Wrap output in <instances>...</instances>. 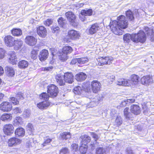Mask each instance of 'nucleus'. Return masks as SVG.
Instances as JSON below:
<instances>
[{
    "label": "nucleus",
    "mask_w": 154,
    "mask_h": 154,
    "mask_svg": "<svg viewBox=\"0 0 154 154\" xmlns=\"http://www.w3.org/2000/svg\"><path fill=\"white\" fill-rule=\"evenodd\" d=\"M118 21L114 20L110 22V26L112 31L115 34L121 35L123 33L122 29L126 28L128 26V21L125 17L123 15L117 18Z\"/></svg>",
    "instance_id": "f257e3e1"
},
{
    "label": "nucleus",
    "mask_w": 154,
    "mask_h": 154,
    "mask_svg": "<svg viewBox=\"0 0 154 154\" xmlns=\"http://www.w3.org/2000/svg\"><path fill=\"white\" fill-rule=\"evenodd\" d=\"M140 77L135 74L132 75L129 79L123 78L119 79L116 82L119 85L134 87L139 84Z\"/></svg>",
    "instance_id": "f03ea898"
},
{
    "label": "nucleus",
    "mask_w": 154,
    "mask_h": 154,
    "mask_svg": "<svg viewBox=\"0 0 154 154\" xmlns=\"http://www.w3.org/2000/svg\"><path fill=\"white\" fill-rule=\"evenodd\" d=\"M146 39L145 33L142 31H140L137 34H132V41L134 42H144Z\"/></svg>",
    "instance_id": "7ed1b4c3"
},
{
    "label": "nucleus",
    "mask_w": 154,
    "mask_h": 154,
    "mask_svg": "<svg viewBox=\"0 0 154 154\" xmlns=\"http://www.w3.org/2000/svg\"><path fill=\"white\" fill-rule=\"evenodd\" d=\"M65 15L71 24L74 26H77L79 23L76 20L75 15L71 12H68L65 14Z\"/></svg>",
    "instance_id": "20e7f679"
},
{
    "label": "nucleus",
    "mask_w": 154,
    "mask_h": 154,
    "mask_svg": "<svg viewBox=\"0 0 154 154\" xmlns=\"http://www.w3.org/2000/svg\"><path fill=\"white\" fill-rule=\"evenodd\" d=\"M48 93L50 96L54 97H56L58 91V88L53 84L50 85L47 87Z\"/></svg>",
    "instance_id": "39448f33"
},
{
    "label": "nucleus",
    "mask_w": 154,
    "mask_h": 154,
    "mask_svg": "<svg viewBox=\"0 0 154 154\" xmlns=\"http://www.w3.org/2000/svg\"><path fill=\"white\" fill-rule=\"evenodd\" d=\"M113 60L111 57H105L99 58L98 60V65L99 66H103L106 64H110Z\"/></svg>",
    "instance_id": "423d86ee"
},
{
    "label": "nucleus",
    "mask_w": 154,
    "mask_h": 154,
    "mask_svg": "<svg viewBox=\"0 0 154 154\" xmlns=\"http://www.w3.org/2000/svg\"><path fill=\"white\" fill-rule=\"evenodd\" d=\"M12 108L11 104L8 102H4L0 105V110L4 112H9Z\"/></svg>",
    "instance_id": "0eeeda50"
},
{
    "label": "nucleus",
    "mask_w": 154,
    "mask_h": 154,
    "mask_svg": "<svg viewBox=\"0 0 154 154\" xmlns=\"http://www.w3.org/2000/svg\"><path fill=\"white\" fill-rule=\"evenodd\" d=\"M9 56V62L15 65L17 64V55L15 52L10 51L8 53Z\"/></svg>",
    "instance_id": "6e6552de"
},
{
    "label": "nucleus",
    "mask_w": 154,
    "mask_h": 154,
    "mask_svg": "<svg viewBox=\"0 0 154 154\" xmlns=\"http://www.w3.org/2000/svg\"><path fill=\"white\" fill-rule=\"evenodd\" d=\"M153 82L152 76L147 75L144 76L141 79V83L145 85H148Z\"/></svg>",
    "instance_id": "1a4fd4ad"
},
{
    "label": "nucleus",
    "mask_w": 154,
    "mask_h": 154,
    "mask_svg": "<svg viewBox=\"0 0 154 154\" xmlns=\"http://www.w3.org/2000/svg\"><path fill=\"white\" fill-rule=\"evenodd\" d=\"M14 129V128L11 124H6L4 126L3 131L5 134L10 135L13 133Z\"/></svg>",
    "instance_id": "9d476101"
},
{
    "label": "nucleus",
    "mask_w": 154,
    "mask_h": 154,
    "mask_svg": "<svg viewBox=\"0 0 154 154\" xmlns=\"http://www.w3.org/2000/svg\"><path fill=\"white\" fill-rule=\"evenodd\" d=\"M91 86L93 92L94 93H97L100 90L101 84L97 81H93L91 82Z\"/></svg>",
    "instance_id": "9b49d317"
},
{
    "label": "nucleus",
    "mask_w": 154,
    "mask_h": 154,
    "mask_svg": "<svg viewBox=\"0 0 154 154\" xmlns=\"http://www.w3.org/2000/svg\"><path fill=\"white\" fill-rule=\"evenodd\" d=\"M5 42L7 46L11 47L14 46L15 41V38L11 35L6 36L4 38Z\"/></svg>",
    "instance_id": "f8f14e48"
},
{
    "label": "nucleus",
    "mask_w": 154,
    "mask_h": 154,
    "mask_svg": "<svg viewBox=\"0 0 154 154\" xmlns=\"http://www.w3.org/2000/svg\"><path fill=\"white\" fill-rule=\"evenodd\" d=\"M68 35L70 39L74 40L79 38L80 37V34L79 32L74 30L69 31Z\"/></svg>",
    "instance_id": "ddd939ff"
},
{
    "label": "nucleus",
    "mask_w": 154,
    "mask_h": 154,
    "mask_svg": "<svg viewBox=\"0 0 154 154\" xmlns=\"http://www.w3.org/2000/svg\"><path fill=\"white\" fill-rule=\"evenodd\" d=\"M25 41L28 45L30 46H33L36 44L37 39L33 36H29L26 37Z\"/></svg>",
    "instance_id": "4468645a"
},
{
    "label": "nucleus",
    "mask_w": 154,
    "mask_h": 154,
    "mask_svg": "<svg viewBox=\"0 0 154 154\" xmlns=\"http://www.w3.org/2000/svg\"><path fill=\"white\" fill-rule=\"evenodd\" d=\"M37 33L40 36L45 37L47 34V31L46 29L43 26H39L37 28Z\"/></svg>",
    "instance_id": "2eb2a0df"
},
{
    "label": "nucleus",
    "mask_w": 154,
    "mask_h": 154,
    "mask_svg": "<svg viewBox=\"0 0 154 154\" xmlns=\"http://www.w3.org/2000/svg\"><path fill=\"white\" fill-rule=\"evenodd\" d=\"M100 29L99 24L94 23L91 25L89 29V33L90 34L93 35L97 32Z\"/></svg>",
    "instance_id": "dca6fc26"
},
{
    "label": "nucleus",
    "mask_w": 154,
    "mask_h": 154,
    "mask_svg": "<svg viewBox=\"0 0 154 154\" xmlns=\"http://www.w3.org/2000/svg\"><path fill=\"white\" fill-rule=\"evenodd\" d=\"M65 82L71 84L73 82V76L71 73L66 72L63 75Z\"/></svg>",
    "instance_id": "f3484780"
},
{
    "label": "nucleus",
    "mask_w": 154,
    "mask_h": 154,
    "mask_svg": "<svg viewBox=\"0 0 154 154\" xmlns=\"http://www.w3.org/2000/svg\"><path fill=\"white\" fill-rule=\"evenodd\" d=\"M55 79L57 83L60 86H63L65 84V81L63 75L60 74L57 75Z\"/></svg>",
    "instance_id": "a211bd4d"
},
{
    "label": "nucleus",
    "mask_w": 154,
    "mask_h": 154,
    "mask_svg": "<svg viewBox=\"0 0 154 154\" xmlns=\"http://www.w3.org/2000/svg\"><path fill=\"white\" fill-rule=\"evenodd\" d=\"M21 143V140L20 139L15 138L13 137L10 139L8 141V145L9 146H15Z\"/></svg>",
    "instance_id": "6ab92c4d"
},
{
    "label": "nucleus",
    "mask_w": 154,
    "mask_h": 154,
    "mask_svg": "<svg viewBox=\"0 0 154 154\" xmlns=\"http://www.w3.org/2000/svg\"><path fill=\"white\" fill-rule=\"evenodd\" d=\"M48 53L47 50H43L40 52L38 56L39 60L42 61L46 60L48 57Z\"/></svg>",
    "instance_id": "aec40b11"
},
{
    "label": "nucleus",
    "mask_w": 154,
    "mask_h": 154,
    "mask_svg": "<svg viewBox=\"0 0 154 154\" xmlns=\"http://www.w3.org/2000/svg\"><path fill=\"white\" fill-rule=\"evenodd\" d=\"M90 135L92 137L94 138V142H91V146H92L91 148L92 149H94V147L96 145H97V140L99 139V137L98 135L96 134L94 132H91Z\"/></svg>",
    "instance_id": "412c9836"
},
{
    "label": "nucleus",
    "mask_w": 154,
    "mask_h": 154,
    "mask_svg": "<svg viewBox=\"0 0 154 154\" xmlns=\"http://www.w3.org/2000/svg\"><path fill=\"white\" fill-rule=\"evenodd\" d=\"M50 103L47 101H43L37 104L38 107L41 109H47L50 105Z\"/></svg>",
    "instance_id": "4be33fe9"
},
{
    "label": "nucleus",
    "mask_w": 154,
    "mask_h": 154,
    "mask_svg": "<svg viewBox=\"0 0 154 154\" xmlns=\"http://www.w3.org/2000/svg\"><path fill=\"white\" fill-rule=\"evenodd\" d=\"M131 111L135 115H138L140 112V108L137 105H133L131 107Z\"/></svg>",
    "instance_id": "5701e85b"
},
{
    "label": "nucleus",
    "mask_w": 154,
    "mask_h": 154,
    "mask_svg": "<svg viewBox=\"0 0 154 154\" xmlns=\"http://www.w3.org/2000/svg\"><path fill=\"white\" fill-rule=\"evenodd\" d=\"M5 71L7 75L9 76L12 77L15 74L14 69L10 66H7L5 68Z\"/></svg>",
    "instance_id": "b1692460"
},
{
    "label": "nucleus",
    "mask_w": 154,
    "mask_h": 154,
    "mask_svg": "<svg viewBox=\"0 0 154 154\" xmlns=\"http://www.w3.org/2000/svg\"><path fill=\"white\" fill-rule=\"evenodd\" d=\"M87 75L83 72H80L75 75V79L79 81H83L86 79Z\"/></svg>",
    "instance_id": "393cba45"
},
{
    "label": "nucleus",
    "mask_w": 154,
    "mask_h": 154,
    "mask_svg": "<svg viewBox=\"0 0 154 154\" xmlns=\"http://www.w3.org/2000/svg\"><path fill=\"white\" fill-rule=\"evenodd\" d=\"M1 119L3 121H10L12 118V116L11 114L4 113L1 117Z\"/></svg>",
    "instance_id": "a878e982"
},
{
    "label": "nucleus",
    "mask_w": 154,
    "mask_h": 154,
    "mask_svg": "<svg viewBox=\"0 0 154 154\" xmlns=\"http://www.w3.org/2000/svg\"><path fill=\"white\" fill-rule=\"evenodd\" d=\"M81 142L83 144H86L90 142L91 140V137L87 135H82L81 136Z\"/></svg>",
    "instance_id": "bb28decb"
},
{
    "label": "nucleus",
    "mask_w": 154,
    "mask_h": 154,
    "mask_svg": "<svg viewBox=\"0 0 154 154\" xmlns=\"http://www.w3.org/2000/svg\"><path fill=\"white\" fill-rule=\"evenodd\" d=\"M87 147L88 146L86 144H83L82 142H81L79 148L80 153L82 154L86 153L87 150Z\"/></svg>",
    "instance_id": "cd10ccee"
},
{
    "label": "nucleus",
    "mask_w": 154,
    "mask_h": 154,
    "mask_svg": "<svg viewBox=\"0 0 154 154\" xmlns=\"http://www.w3.org/2000/svg\"><path fill=\"white\" fill-rule=\"evenodd\" d=\"M22 119L20 117H16L13 122V124L14 126H18L22 125Z\"/></svg>",
    "instance_id": "c85d7f7f"
},
{
    "label": "nucleus",
    "mask_w": 154,
    "mask_h": 154,
    "mask_svg": "<svg viewBox=\"0 0 154 154\" xmlns=\"http://www.w3.org/2000/svg\"><path fill=\"white\" fill-rule=\"evenodd\" d=\"M23 42L20 39H15L14 45V49L16 50H18L23 45Z\"/></svg>",
    "instance_id": "c756f323"
},
{
    "label": "nucleus",
    "mask_w": 154,
    "mask_h": 154,
    "mask_svg": "<svg viewBox=\"0 0 154 154\" xmlns=\"http://www.w3.org/2000/svg\"><path fill=\"white\" fill-rule=\"evenodd\" d=\"M25 131L22 128H17L15 131V135L18 136H23L25 134Z\"/></svg>",
    "instance_id": "7c9ffc66"
},
{
    "label": "nucleus",
    "mask_w": 154,
    "mask_h": 154,
    "mask_svg": "<svg viewBox=\"0 0 154 154\" xmlns=\"http://www.w3.org/2000/svg\"><path fill=\"white\" fill-rule=\"evenodd\" d=\"M28 62L25 60H22L19 62L18 67L21 69H24L26 68L28 66Z\"/></svg>",
    "instance_id": "2f4dec72"
},
{
    "label": "nucleus",
    "mask_w": 154,
    "mask_h": 154,
    "mask_svg": "<svg viewBox=\"0 0 154 154\" xmlns=\"http://www.w3.org/2000/svg\"><path fill=\"white\" fill-rule=\"evenodd\" d=\"M60 137L63 140H67L71 138V134L69 132H63L60 134Z\"/></svg>",
    "instance_id": "473e14b6"
},
{
    "label": "nucleus",
    "mask_w": 154,
    "mask_h": 154,
    "mask_svg": "<svg viewBox=\"0 0 154 154\" xmlns=\"http://www.w3.org/2000/svg\"><path fill=\"white\" fill-rule=\"evenodd\" d=\"M12 34L15 36H19L22 34L21 30L20 29H14L11 30Z\"/></svg>",
    "instance_id": "72a5a7b5"
},
{
    "label": "nucleus",
    "mask_w": 154,
    "mask_h": 154,
    "mask_svg": "<svg viewBox=\"0 0 154 154\" xmlns=\"http://www.w3.org/2000/svg\"><path fill=\"white\" fill-rule=\"evenodd\" d=\"M146 34L150 36L152 41H154V32L152 29H149L148 28L146 29Z\"/></svg>",
    "instance_id": "f704fd0d"
},
{
    "label": "nucleus",
    "mask_w": 154,
    "mask_h": 154,
    "mask_svg": "<svg viewBox=\"0 0 154 154\" xmlns=\"http://www.w3.org/2000/svg\"><path fill=\"white\" fill-rule=\"evenodd\" d=\"M67 55L62 51H60L59 53L60 59L64 61L66 60L67 59Z\"/></svg>",
    "instance_id": "c9c22d12"
},
{
    "label": "nucleus",
    "mask_w": 154,
    "mask_h": 154,
    "mask_svg": "<svg viewBox=\"0 0 154 154\" xmlns=\"http://www.w3.org/2000/svg\"><path fill=\"white\" fill-rule=\"evenodd\" d=\"M123 39L126 42L128 43L131 40L132 41V35H131L129 34H126L123 36Z\"/></svg>",
    "instance_id": "e433bc0d"
},
{
    "label": "nucleus",
    "mask_w": 154,
    "mask_h": 154,
    "mask_svg": "<svg viewBox=\"0 0 154 154\" xmlns=\"http://www.w3.org/2000/svg\"><path fill=\"white\" fill-rule=\"evenodd\" d=\"M62 51L68 54L72 52V49L70 46H66L63 47Z\"/></svg>",
    "instance_id": "4c0bfd02"
},
{
    "label": "nucleus",
    "mask_w": 154,
    "mask_h": 154,
    "mask_svg": "<svg viewBox=\"0 0 154 154\" xmlns=\"http://www.w3.org/2000/svg\"><path fill=\"white\" fill-rule=\"evenodd\" d=\"M92 10L89 9L88 10H82L81 12V14L84 16H90L92 14Z\"/></svg>",
    "instance_id": "58836bf2"
},
{
    "label": "nucleus",
    "mask_w": 154,
    "mask_h": 154,
    "mask_svg": "<svg viewBox=\"0 0 154 154\" xmlns=\"http://www.w3.org/2000/svg\"><path fill=\"white\" fill-rule=\"evenodd\" d=\"M126 14L127 18L130 20H132L134 19L133 14L131 10L127 11L126 12Z\"/></svg>",
    "instance_id": "ea45409f"
},
{
    "label": "nucleus",
    "mask_w": 154,
    "mask_h": 154,
    "mask_svg": "<svg viewBox=\"0 0 154 154\" xmlns=\"http://www.w3.org/2000/svg\"><path fill=\"white\" fill-rule=\"evenodd\" d=\"M83 89L86 92H88L91 91V85L89 82H88L86 83L83 86Z\"/></svg>",
    "instance_id": "a19ab883"
},
{
    "label": "nucleus",
    "mask_w": 154,
    "mask_h": 154,
    "mask_svg": "<svg viewBox=\"0 0 154 154\" xmlns=\"http://www.w3.org/2000/svg\"><path fill=\"white\" fill-rule=\"evenodd\" d=\"M88 61V59L86 57L78 58V63L79 64H84Z\"/></svg>",
    "instance_id": "79ce46f5"
},
{
    "label": "nucleus",
    "mask_w": 154,
    "mask_h": 154,
    "mask_svg": "<svg viewBox=\"0 0 154 154\" xmlns=\"http://www.w3.org/2000/svg\"><path fill=\"white\" fill-rule=\"evenodd\" d=\"M52 139L47 137L45 138L44 140V142L41 145L42 146H45L48 144L51 141Z\"/></svg>",
    "instance_id": "37998d69"
},
{
    "label": "nucleus",
    "mask_w": 154,
    "mask_h": 154,
    "mask_svg": "<svg viewBox=\"0 0 154 154\" xmlns=\"http://www.w3.org/2000/svg\"><path fill=\"white\" fill-rule=\"evenodd\" d=\"M50 95L46 93H43L40 95L39 97L40 99L45 100H48Z\"/></svg>",
    "instance_id": "c03bdc74"
},
{
    "label": "nucleus",
    "mask_w": 154,
    "mask_h": 154,
    "mask_svg": "<svg viewBox=\"0 0 154 154\" xmlns=\"http://www.w3.org/2000/svg\"><path fill=\"white\" fill-rule=\"evenodd\" d=\"M102 99V97L100 95H98L94 97V99H97L96 100H92V102H90L91 104L94 103V105H95L98 103V102L100 101Z\"/></svg>",
    "instance_id": "a18cd8bd"
},
{
    "label": "nucleus",
    "mask_w": 154,
    "mask_h": 154,
    "mask_svg": "<svg viewBox=\"0 0 154 154\" xmlns=\"http://www.w3.org/2000/svg\"><path fill=\"white\" fill-rule=\"evenodd\" d=\"M9 100L15 105H17L19 103V100L16 97H10L9 99Z\"/></svg>",
    "instance_id": "49530a36"
},
{
    "label": "nucleus",
    "mask_w": 154,
    "mask_h": 154,
    "mask_svg": "<svg viewBox=\"0 0 154 154\" xmlns=\"http://www.w3.org/2000/svg\"><path fill=\"white\" fill-rule=\"evenodd\" d=\"M105 150L103 147H99L97 149L96 154H105Z\"/></svg>",
    "instance_id": "de8ad7c7"
},
{
    "label": "nucleus",
    "mask_w": 154,
    "mask_h": 154,
    "mask_svg": "<svg viewBox=\"0 0 154 154\" xmlns=\"http://www.w3.org/2000/svg\"><path fill=\"white\" fill-rule=\"evenodd\" d=\"M115 124L117 126L120 125L122 123V120L121 116H117L115 122Z\"/></svg>",
    "instance_id": "09e8293b"
},
{
    "label": "nucleus",
    "mask_w": 154,
    "mask_h": 154,
    "mask_svg": "<svg viewBox=\"0 0 154 154\" xmlns=\"http://www.w3.org/2000/svg\"><path fill=\"white\" fill-rule=\"evenodd\" d=\"M129 110L128 108H126L124 111V116L126 118L130 119V117L131 114L128 112Z\"/></svg>",
    "instance_id": "8fccbe9b"
},
{
    "label": "nucleus",
    "mask_w": 154,
    "mask_h": 154,
    "mask_svg": "<svg viewBox=\"0 0 154 154\" xmlns=\"http://www.w3.org/2000/svg\"><path fill=\"white\" fill-rule=\"evenodd\" d=\"M74 90L75 92V93L78 94H81L83 91L82 89L79 86H78L75 88Z\"/></svg>",
    "instance_id": "3c124183"
},
{
    "label": "nucleus",
    "mask_w": 154,
    "mask_h": 154,
    "mask_svg": "<svg viewBox=\"0 0 154 154\" xmlns=\"http://www.w3.org/2000/svg\"><path fill=\"white\" fill-rule=\"evenodd\" d=\"M53 20L51 19H47L44 21V23L45 25L47 26H49L53 23Z\"/></svg>",
    "instance_id": "603ef678"
},
{
    "label": "nucleus",
    "mask_w": 154,
    "mask_h": 154,
    "mask_svg": "<svg viewBox=\"0 0 154 154\" xmlns=\"http://www.w3.org/2000/svg\"><path fill=\"white\" fill-rule=\"evenodd\" d=\"M30 114V111L29 109L25 110L23 113V116L25 118L29 117Z\"/></svg>",
    "instance_id": "864d4df0"
},
{
    "label": "nucleus",
    "mask_w": 154,
    "mask_h": 154,
    "mask_svg": "<svg viewBox=\"0 0 154 154\" xmlns=\"http://www.w3.org/2000/svg\"><path fill=\"white\" fill-rule=\"evenodd\" d=\"M37 51L35 50H32L31 52V56L32 58L35 59L37 57Z\"/></svg>",
    "instance_id": "5fc2aeb1"
},
{
    "label": "nucleus",
    "mask_w": 154,
    "mask_h": 154,
    "mask_svg": "<svg viewBox=\"0 0 154 154\" xmlns=\"http://www.w3.org/2000/svg\"><path fill=\"white\" fill-rule=\"evenodd\" d=\"M69 151L67 148H63L60 151V154H68Z\"/></svg>",
    "instance_id": "6e6d98bb"
},
{
    "label": "nucleus",
    "mask_w": 154,
    "mask_h": 154,
    "mask_svg": "<svg viewBox=\"0 0 154 154\" xmlns=\"http://www.w3.org/2000/svg\"><path fill=\"white\" fill-rule=\"evenodd\" d=\"M58 23L61 26L63 27L64 24L65 20L62 17H59L57 20Z\"/></svg>",
    "instance_id": "4d7b16f0"
},
{
    "label": "nucleus",
    "mask_w": 154,
    "mask_h": 154,
    "mask_svg": "<svg viewBox=\"0 0 154 154\" xmlns=\"http://www.w3.org/2000/svg\"><path fill=\"white\" fill-rule=\"evenodd\" d=\"M26 129L27 131L31 132H33L34 130V127L31 123H29L26 126Z\"/></svg>",
    "instance_id": "13d9d810"
},
{
    "label": "nucleus",
    "mask_w": 154,
    "mask_h": 154,
    "mask_svg": "<svg viewBox=\"0 0 154 154\" xmlns=\"http://www.w3.org/2000/svg\"><path fill=\"white\" fill-rule=\"evenodd\" d=\"M5 51L4 49L2 48H0V59L4 58L5 56Z\"/></svg>",
    "instance_id": "bf43d9fd"
},
{
    "label": "nucleus",
    "mask_w": 154,
    "mask_h": 154,
    "mask_svg": "<svg viewBox=\"0 0 154 154\" xmlns=\"http://www.w3.org/2000/svg\"><path fill=\"white\" fill-rule=\"evenodd\" d=\"M115 78V76L113 75H111L109 76L108 79V81L109 83L110 84H112Z\"/></svg>",
    "instance_id": "052dcab7"
},
{
    "label": "nucleus",
    "mask_w": 154,
    "mask_h": 154,
    "mask_svg": "<svg viewBox=\"0 0 154 154\" xmlns=\"http://www.w3.org/2000/svg\"><path fill=\"white\" fill-rule=\"evenodd\" d=\"M78 146L76 143H73L71 145V148L73 151L78 150Z\"/></svg>",
    "instance_id": "680f3d73"
},
{
    "label": "nucleus",
    "mask_w": 154,
    "mask_h": 154,
    "mask_svg": "<svg viewBox=\"0 0 154 154\" xmlns=\"http://www.w3.org/2000/svg\"><path fill=\"white\" fill-rule=\"evenodd\" d=\"M135 101V99L134 98H131L130 99H128L127 100H125L122 102V103L124 105L128 104V103H133Z\"/></svg>",
    "instance_id": "e2e57ef3"
},
{
    "label": "nucleus",
    "mask_w": 154,
    "mask_h": 154,
    "mask_svg": "<svg viewBox=\"0 0 154 154\" xmlns=\"http://www.w3.org/2000/svg\"><path fill=\"white\" fill-rule=\"evenodd\" d=\"M13 111L14 113L17 114L18 113H20L22 112L21 109L19 107H16L13 109Z\"/></svg>",
    "instance_id": "0e129e2a"
},
{
    "label": "nucleus",
    "mask_w": 154,
    "mask_h": 154,
    "mask_svg": "<svg viewBox=\"0 0 154 154\" xmlns=\"http://www.w3.org/2000/svg\"><path fill=\"white\" fill-rule=\"evenodd\" d=\"M52 32L53 33L57 32L59 29V28L58 26H53L51 28Z\"/></svg>",
    "instance_id": "69168bd1"
},
{
    "label": "nucleus",
    "mask_w": 154,
    "mask_h": 154,
    "mask_svg": "<svg viewBox=\"0 0 154 154\" xmlns=\"http://www.w3.org/2000/svg\"><path fill=\"white\" fill-rule=\"evenodd\" d=\"M53 68L52 66H50L49 67H47L42 68V70L44 71H51Z\"/></svg>",
    "instance_id": "338daca9"
},
{
    "label": "nucleus",
    "mask_w": 154,
    "mask_h": 154,
    "mask_svg": "<svg viewBox=\"0 0 154 154\" xmlns=\"http://www.w3.org/2000/svg\"><path fill=\"white\" fill-rule=\"evenodd\" d=\"M18 100L23 98V95L21 93H18L16 96Z\"/></svg>",
    "instance_id": "774afa93"
}]
</instances>
